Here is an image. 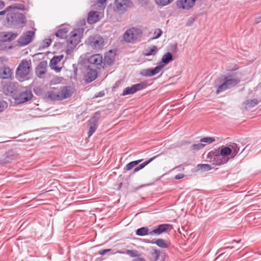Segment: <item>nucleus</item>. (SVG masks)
Returning <instances> with one entry per match:
<instances>
[{"instance_id": "8fccbe9b", "label": "nucleus", "mask_w": 261, "mask_h": 261, "mask_svg": "<svg viewBox=\"0 0 261 261\" xmlns=\"http://www.w3.org/2000/svg\"><path fill=\"white\" fill-rule=\"evenodd\" d=\"M12 6L7 7L5 10L0 11V15H5L6 12H9L10 9H11Z\"/></svg>"}, {"instance_id": "0eeeda50", "label": "nucleus", "mask_w": 261, "mask_h": 261, "mask_svg": "<svg viewBox=\"0 0 261 261\" xmlns=\"http://www.w3.org/2000/svg\"><path fill=\"white\" fill-rule=\"evenodd\" d=\"M100 117L99 112H95L93 116L88 120L89 130L88 132V137H90L96 131L97 128V123Z\"/></svg>"}, {"instance_id": "49530a36", "label": "nucleus", "mask_w": 261, "mask_h": 261, "mask_svg": "<svg viewBox=\"0 0 261 261\" xmlns=\"http://www.w3.org/2000/svg\"><path fill=\"white\" fill-rule=\"evenodd\" d=\"M51 42V40L50 39H45L42 43V48H45L48 47L50 45Z\"/></svg>"}, {"instance_id": "bf43d9fd", "label": "nucleus", "mask_w": 261, "mask_h": 261, "mask_svg": "<svg viewBox=\"0 0 261 261\" xmlns=\"http://www.w3.org/2000/svg\"><path fill=\"white\" fill-rule=\"evenodd\" d=\"M241 242V240L239 241H233L231 243H239L240 242Z\"/></svg>"}, {"instance_id": "a211bd4d", "label": "nucleus", "mask_w": 261, "mask_h": 261, "mask_svg": "<svg viewBox=\"0 0 261 261\" xmlns=\"http://www.w3.org/2000/svg\"><path fill=\"white\" fill-rule=\"evenodd\" d=\"M13 72L11 69L4 65L0 68V77L2 79H12Z\"/></svg>"}, {"instance_id": "a19ab883", "label": "nucleus", "mask_w": 261, "mask_h": 261, "mask_svg": "<svg viewBox=\"0 0 261 261\" xmlns=\"http://www.w3.org/2000/svg\"><path fill=\"white\" fill-rule=\"evenodd\" d=\"M215 141V139L213 137H204L200 140V142L201 143H205L206 144H210Z\"/></svg>"}, {"instance_id": "c85d7f7f", "label": "nucleus", "mask_w": 261, "mask_h": 261, "mask_svg": "<svg viewBox=\"0 0 261 261\" xmlns=\"http://www.w3.org/2000/svg\"><path fill=\"white\" fill-rule=\"evenodd\" d=\"M173 60V55L170 52L165 53L162 58V62L164 64H167Z\"/></svg>"}, {"instance_id": "dca6fc26", "label": "nucleus", "mask_w": 261, "mask_h": 261, "mask_svg": "<svg viewBox=\"0 0 261 261\" xmlns=\"http://www.w3.org/2000/svg\"><path fill=\"white\" fill-rule=\"evenodd\" d=\"M47 63L46 61H43L40 62L35 69V72L37 76L39 78L43 77L46 72Z\"/></svg>"}, {"instance_id": "f8f14e48", "label": "nucleus", "mask_w": 261, "mask_h": 261, "mask_svg": "<svg viewBox=\"0 0 261 261\" xmlns=\"http://www.w3.org/2000/svg\"><path fill=\"white\" fill-rule=\"evenodd\" d=\"M34 36V32L32 31H28L20 37L18 39V43L21 45H26L33 40Z\"/></svg>"}, {"instance_id": "a878e982", "label": "nucleus", "mask_w": 261, "mask_h": 261, "mask_svg": "<svg viewBox=\"0 0 261 261\" xmlns=\"http://www.w3.org/2000/svg\"><path fill=\"white\" fill-rule=\"evenodd\" d=\"M158 50V48L156 46L152 45L145 49L143 53L144 56H150L155 55Z\"/></svg>"}, {"instance_id": "3c124183", "label": "nucleus", "mask_w": 261, "mask_h": 261, "mask_svg": "<svg viewBox=\"0 0 261 261\" xmlns=\"http://www.w3.org/2000/svg\"><path fill=\"white\" fill-rule=\"evenodd\" d=\"M185 176V175L184 174H182V173H179V174H178L177 175H176L174 177V178L175 179H182V178H184Z\"/></svg>"}, {"instance_id": "ea45409f", "label": "nucleus", "mask_w": 261, "mask_h": 261, "mask_svg": "<svg viewBox=\"0 0 261 261\" xmlns=\"http://www.w3.org/2000/svg\"><path fill=\"white\" fill-rule=\"evenodd\" d=\"M161 255V252L157 250L154 249L152 252L151 253L152 259L153 261H156L159 259V257Z\"/></svg>"}, {"instance_id": "4468645a", "label": "nucleus", "mask_w": 261, "mask_h": 261, "mask_svg": "<svg viewBox=\"0 0 261 261\" xmlns=\"http://www.w3.org/2000/svg\"><path fill=\"white\" fill-rule=\"evenodd\" d=\"M74 92V89L70 86L63 87L59 91L61 100L70 97Z\"/></svg>"}, {"instance_id": "72a5a7b5", "label": "nucleus", "mask_w": 261, "mask_h": 261, "mask_svg": "<svg viewBox=\"0 0 261 261\" xmlns=\"http://www.w3.org/2000/svg\"><path fill=\"white\" fill-rule=\"evenodd\" d=\"M135 93H136V92L134 89V86L133 85L131 87H127L125 88L123 90L122 95L123 96H125V95H127L132 94Z\"/></svg>"}, {"instance_id": "bb28decb", "label": "nucleus", "mask_w": 261, "mask_h": 261, "mask_svg": "<svg viewBox=\"0 0 261 261\" xmlns=\"http://www.w3.org/2000/svg\"><path fill=\"white\" fill-rule=\"evenodd\" d=\"M232 153V149L228 146H222L220 148L219 153L225 158H228V156Z\"/></svg>"}, {"instance_id": "09e8293b", "label": "nucleus", "mask_w": 261, "mask_h": 261, "mask_svg": "<svg viewBox=\"0 0 261 261\" xmlns=\"http://www.w3.org/2000/svg\"><path fill=\"white\" fill-rule=\"evenodd\" d=\"M233 248H234V246H228V247H225V248L220 249L218 251V253H220L219 256L222 255L223 254H224L225 253V252H223V251L224 250L231 249H232Z\"/></svg>"}, {"instance_id": "f03ea898", "label": "nucleus", "mask_w": 261, "mask_h": 261, "mask_svg": "<svg viewBox=\"0 0 261 261\" xmlns=\"http://www.w3.org/2000/svg\"><path fill=\"white\" fill-rule=\"evenodd\" d=\"M7 20L10 25L15 27H22L27 22L25 16L18 12H8Z\"/></svg>"}, {"instance_id": "412c9836", "label": "nucleus", "mask_w": 261, "mask_h": 261, "mask_svg": "<svg viewBox=\"0 0 261 261\" xmlns=\"http://www.w3.org/2000/svg\"><path fill=\"white\" fill-rule=\"evenodd\" d=\"M63 55L55 56L50 61V66L52 69H55L56 71L59 72L61 70V68L55 66L63 58Z\"/></svg>"}, {"instance_id": "6e6552de", "label": "nucleus", "mask_w": 261, "mask_h": 261, "mask_svg": "<svg viewBox=\"0 0 261 261\" xmlns=\"http://www.w3.org/2000/svg\"><path fill=\"white\" fill-rule=\"evenodd\" d=\"M33 95L31 90L25 89L20 92L15 97V101L18 104L23 103L31 100Z\"/></svg>"}, {"instance_id": "680f3d73", "label": "nucleus", "mask_w": 261, "mask_h": 261, "mask_svg": "<svg viewBox=\"0 0 261 261\" xmlns=\"http://www.w3.org/2000/svg\"><path fill=\"white\" fill-rule=\"evenodd\" d=\"M34 90H35V92L37 94V91H36L35 89Z\"/></svg>"}, {"instance_id": "4d7b16f0", "label": "nucleus", "mask_w": 261, "mask_h": 261, "mask_svg": "<svg viewBox=\"0 0 261 261\" xmlns=\"http://www.w3.org/2000/svg\"><path fill=\"white\" fill-rule=\"evenodd\" d=\"M5 3L3 1L0 0V9H3L5 7Z\"/></svg>"}, {"instance_id": "9b49d317", "label": "nucleus", "mask_w": 261, "mask_h": 261, "mask_svg": "<svg viewBox=\"0 0 261 261\" xmlns=\"http://www.w3.org/2000/svg\"><path fill=\"white\" fill-rule=\"evenodd\" d=\"M164 65H160L154 68H149L147 69H144L140 71V74L145 77H151L159 73L163 68Z\"/></svg>"}, {"instance_id": "f257e3e1", "label": "nucleus", "mask_w": 261, "mask_h": 261, "mask_svg": "<svg viewBox=\"0 0 261 261\" xmlns=\"http://www.w3.org/2000/svg\"><path fill=\"white\" fill-rule=\"evenodd\" d=\"M240 82V79L232 72L221 75L215 83V87L217 89L216 93L219 94L233 88Z\"/></svg>"}, {"instance_id": "4be33fe9", "label": "nucleus", "mask_w": 261, "mask_h": 261, "mask_svg": "<svg viewBox=\"0 0 261 261\" xmlns=\"http://www.w3.org/2000/svg\"><path fill=\"white\" fill-rule=\"evenodd\" d=\"M170 225L168 224H162L159 225L156 228L154 229L153 230L150 231V235L153 234L159 235L162 233L166 231Z\"/></svg>"}, {"instance_id": "cd10ccee", "label": "nucleus", "mask_w": 261, "mask_h": 261, "mask_svg": "<svg viewBox=\"0 0 261 261\" xmlns=\"http://www.w3.org/2000/svg\"><path fill=\"white\" fill-rule=\"evenodd\" d=\"M136 234L138 236L143 237L147 234H150V232L149 231L148 227H142L136 230Z\"/></svg>"}, {"instance_id": "2f4dec72", "label": "nucleus", "mask_w": 261, "mask_h": 261, "mask_svg": "<svg viewBox=\"0 0 261 261\" xmlns=\"http://www.w3.org/2000/svg\"><path fill=\"white\" fill-rule=\"evenodd\" d=\"M135 92L145 89L147 86L146 82H141L139 83L133 85Z\"/></svg>"}, {"instance_id": "864d4df0", "label": "nucleus", "mask_w": 261, "mask_h": 261, "mask_svg": "<svg viewBox=\"0 0 261 261\" xmlns=\"http://www.w3.org/2000/svg\"><path fill=\"white\" fill-rule=\"evenodd\" d=\"M132 261H146L145 258L143 257H138L134 258Z\"/></svg>"}, {"instance_id": "e2e57ef3", "label": "nucleus", "mask_w": 261, "mask_h": 261, "mask_svg": "<svg viewBox=\"0 0 261 261\" xmlns=\"http://www.w3.org/2000/svg\"><path fill=\"white\" fill-rule=\"evenodd\" d=\"M121 186H122V183H121L120 185H119V187H120Z\"/></svg>"}, {"instance_id": "603ef678", "label": "nucleus", "mask_w": 261, "mask_h": 261, "mask_svg": "<svg viewBox=\"0 0 261 261\" xmlns=\"http://www.w3.org/2000/svg\"><path fill=\"white\" fill-rule=\"evenodd\" d=\"M110 251H111V249H104V250L99 251V254L101 255H103L106 253H107V252H109Z\"/></svg>"}, {"instance_id": "b1692460", "label": "nucleus", "mask_w": 261, "mask_h": 261, "mask_svg": "<svg viewBox=\"0 0 261 261\" xmlns=\"http://www.w3.org/2000/svg\"><path fill=\"white\" fill-rule=\"evenodd\" d=\"M68 31V25H61L58 31L56 33V35L57 37L60 38H64L67 37Z\"/></svg>"}, {"instance_id": "39448f33", "label": "nucleus", "mask_w": 261, "mask_h": 261, "mask_svg": "<svg viewBox=\"0 0 261 261\" xmlns=\"http://www.w3.org/2000/svg\"><path fill=\"white\" fill-rule=\"evenodd\" d=\"M105 63L103 62L102 56L101 54H95L91 56L88 59L87 66L88 68H93L100 69L104 68Z\"/></svg>"}, {"instance_id": "4c0bfd02", "label": "nucleus", "mask_w": 261, "mask_h": 261, "mask_svg": "<svg viewBox=\"0 0 261 261\" xmlns=\"http://www.w3.org/2000/svg\"><path fill=\"white\" fill-rule=\"evenodd\" d=\"M48 96V97H49L50 98H51V99H53V100H61L59 92L57 93L56 92H54L53 91L49 92Z\"/></svg>"}, {"instance_id": "13d9d810", "label": "nucleus", "mask_w": 261, "mask_h": 261, "mask_svg": "<svg viewBox=\"0 0 261 261\" xmlns=\"http://www.w3.org/2000/svg\"><path fill=\"white\" fill-rule=\"evenodd\" d=\"M261 21V16L256 18V23H259Z\"/></svg>"}, {"instance_id": "7c9ffc66", "label": "nucleus", "mask_w": 261, "mask_h": 261, "mask_svg": "<svg viewBox=\"0 0 261 261\" xmlns=\"http://www.w3.org/2000/svg\"><path fill=\"white\" fill-rule=\"evenodd\" d=\"M143 161V159H140L139 160L134 161L132 162H129L125 166L124 169L126 171H129L133 169L134 167L136 166L137 165H138L140 162H141Z\"/></svg>"}, {"instance_id": "58836bf2", "label": "nucleus", "mask_w": 261, "mask_h": 261, "mask_svg": "<svg viewBox=\"0 0 261 261\" xmlns=\"http://www.w3.org/2000/svg\"><path fill=\"white\" fill-rule=\"evenodd\" d=\"M173 0H155L156 4L161 6H165L171 3Z\"/></svg>"}, {"instance_id": "aec40b11", "label": "nucleus", "mask_w": 261, "mask_h": 261, "mask_svg": "<svg viewBox=\"0 0 261 261\" xmlns=\"http://www.w3.org/2000/svg\"><path fill=\"white\" fill-rule=\"evenodd\" d=\"M17 90L16 85L13 83L10 82L7 84L4 87V92L6 95H12L15 94Z\"/></svg>"}, {"instance_id": "c756f323", "label": "nucleus", "mask_w": 261, "mask_h": 261, "mask_svg": "<svg viewBox=\"0 0 261 261\" xmlns=\"http://www.w3.org/2000/svg\"><path fill=\"white\" fill-rule=\"evenodd\" d=\"M156 156H153L152 158L149 159V160L146 161L143 163L140 164L139 166H137L134 170V173H136L142 169L144 168L146 166L149 164L151 161H152Z\"/></svg>"}, {"instance_id": "5fc2aeb1", "label": "nucleus", "mask_w": 261, "mask_h": 261, "mask_svg": "<svg viewBox=\"0 0 261 261\" xmlns=\"http://www.w3.org/2000/svg\"><path fill=\"white\" fill-rule=\"evenodd\" d=\"M105 95V93L103 91L99 92L95 95L96 97H102Z\"/></svg>"}, {"instance_id": "0e129e2a", "label": "nucleus", "mask_w": 261, "mask_h": 261, "mask_svg": "<svg viewBox=\"0 0 261 261\" xmlns=\"http://www.w3.org/2000/svg\"><path fill=\"white\" fill-rule=\"evenodd\" d=\"M260 254H261V253H260Z\"/></svg>"}, {"instance_id": "c9c22d12", "label": "nucleus", "mask_w": 261, "mask_h": 261, "mask_svg": "<svg viewBox=\"0 0 261 261\" xmlns=\"http://www.w3.org/2000/svg\"><path fill=\"white\" fill-rule=\"evenodd\" d=\"M122 253H126L132 257H138L139 256L138 251L136 250H126L125 251L121 252Z\"/></svg>"}, {"instance_id": "6ab92c4d", "label": "nucleus", "mask_w": 261, "mask_h": 261, "mask_svg": "<svg viewBox=\"0 0 261 261\" xmlns=\"http://www.w3.org/2000/svg\"><path fill=\"white\" fill-rule=\"evenodd\" d=\"M97 76V69L93 68H88L85 75V80L87 83H91L95 80Z\"/></svg>"}, {"instance_id": "052dcab7", "label": "nucleus", "mask_w": 261, "mask_h": 261, "mask_svg": "<svg viewBox=\"0 0 261 261\" xmlns=\"http://www.w3.org/2000/svg\"><path fill=\"white\" fill-rule=\"evenodd\" d=\"M244 150V149L241 151V152H240V153H242V152H243Z\"/></svg>"}, {"instance_id": "6e6d98bb", "label": "nucleus", "mask_w": 261, "mask_h": 261, "mask_svg": "<svg viewBox=\"0 0 261 261\" xmlns=\"http://www.w3.org/2000/svg\"><path fill=\"white\" fill-rule=\"evenodd\" d=\"M107 0H97L98 3L101 4V5H103L106 4Z\"/></svg>"}, {"instance_id": "f704fd0d", "label": "nucleus", "mask_w": 261, "mask_h": 261, "mask_svg": "<svg viewBox=\"0 0 261 261\" xmlns=\"http://www.w3.org/2000/svg\"><path fill=\"white\" fill-rule=\"evenodd\" d=\"M4 40L6 41H10L17 37V34L12 32H8L4 35Z\"/></svg>"}, {"instance_id": "7ed1b4c3", "label": "nucleus", "mask_w": 261, "mask_h": 261, "mask_svg": "<svg viewBox=\"0 0 261 261\" xmlns=\"http://www.w3.org/2000/svg\"><path fill=\"white\" fill-rule=\"evenodd\" d=\"M142 36V32L140 29L132 28L125 32L123 38L124 40L127 43H134L140 40Z\"/></svg>"}, {"instance_id": "1a4fd4ad", "label": "nucleus", "mask_w": 261, "mask_h": 261, "mask_svg": "<svg viewBox=\"0 0 261 261\" xmlns=\"http://www.w3.org/2000/svg\"><path fill=\"white\" fill-rule=\"evenodd\" d=\"M132 5L133 4L129 0H115L114 10L116 12L122 14Z\"/></svg>"}, {"instance_id": "37998d69", "label": "nucleus", "mask_w": 261, "mask_h": 261, "mask_svg": "<svg viewBox=\"0 0 261 261\" xmlns=\"http://www.w3.org/2000/svg\"><path fill=\"white\" fill-rule=\"evenodd\" d=\"M205 145V144L202 143L194 144L191 146V149L194 150H198L202 149Z\"/></svg>"}, {"instance_id": "ddd939ff", "label": "nucleus", "mask_w": 261, "mask_h": 261, "mask_svg": "<svg viewBox=\"0 0 261 261\" xmlns=\"http://www.w3.org/2000/svg\"><path fill=\"white\" fill-rule=\"evenodd\" d=\"M195 2L196 0H177L176 4L178 9L189 10L193 7Z\"/></svg>"}, {"instance_id": "2eb2a0df", "label": "nucleus", "mask_w": 261, "mask_h": 261, "mask_svg": "<svg viewBox=\"0 0 261 261\" xmlns=\"http://www.w3.org/2000/svg\"><path fill=\"white\" fill-rule=\"evenodd\" d=\"M17 154L13 150H10L6 152L2 157L1 161L5 164L11 163L16 159Z\"/></svg>"}, {"instance_id": "a18cd8bd", "label": "nucleus", "mask_w": 261, "mask_h": 261, "mask_svg": "<svg viewBox=\"0 0 261 261\" xmlns=\"http://www.w3.org/2000/svg\"><path fill=\"white\" fill-rule=\"evenodd\" d=\"M8 107V103L4 100L0 99V113L3 112Z\"/></svg>"}, {"instance_id": "393cba45", "label": "nucleus", "mask_w": 261, "mask_h": 261, "mask_svg": "<svg viewBox=\"0 0 261 261\" xmlns=\"http://www.w3.org/2000/svg\"><path fill=\"white\" fill-rule=\"evenodd\" d=\"M98 12L96 11H91L88 13V22L92 24L98 21Z\"/></svg>"}, {"instance_id": "f3484780", "label": "nucleus", "mask_w": 261, "mask_h": 261, "mask_svg": "<svg viewBox=\"0 0 261 261\" xmlns=\"http://www.w3.org/2000/svg\"><path fill=\"white\" fill-rule=\"evenodd\" d=\"M212 153L213 155V157L211 159L212 160L213 164L215 165L220 166L226 164L229 161V158H225L221 156L219 153L218 154H215V152H212Z\"/></svg>"}, {"instance_id": "20e7f679", "label": "nucleus", "mask_w": 261, "mask_h": 261, "mask_svg": "<svg viewBox=\"0 0 261 261\" xmlns=\"http://www.w3.org/2000/svg\"><path fill=\"white\" fill-rule=\"evenodd\" d=\"M84 30L82 28L74 29L70 33L69 37L67 40V45L70 48H74L81 41Z\"/></svg>"}, {"instance_id": "5701e85b", "label": "nucleus", "mask_w": 261, "mask_h": 261, "mask_svg": "<svg viewBox=\"0 0 261 261\" xmlns=\"http://www.w3.org/2000/svg\"><path fill=\"white\" fill-rule=\"evenodd\" d=\"M146 242L152 244H155L158 247L162 248H167L169 247L170 245V243L167 241L163 239H157L155 241H154L153 240L148 241Z\"/></svg>"}, {"instance_id": "e433bc0d", "label": "nucleus", "mask_w": 261, "mask_h": 261, "mask_svg": "<svg viewBox=\"0 0 261 261\" xmlns=\"http://www.w3.org/2000/svg\"><path fill=\"white\" fill-rule=\"evenodd\" d=\"M231 148L232 149V154H233V157L236 156L240 151V147L236 143H232L231 145Z\"/></svg>"}, {"instance_id": "c03bdc74", "label": "nucleus", "mask_w": 261, "mask_h": 261, "mask_svg": "<svg viewBox=\"0 0 261 261\" xmlns=\"http://www.w3.org/2000/svg\"><path fill=\"white\" fill-rule=\"evenodd\" d=\"M11 6V9H18L22 11L26 9L24 5L21 4H15Z\"/></svg>"}, {"instance_id": "9d476101", "label": "nucleus", "mask_w": 261, "mask_h": 261, "mask_svg": "<svg viewBox=\"0 0 261 261\" xmlns=\"http://www.w3.org/2000/svg\"><path fill=\"white\" fill-rule=\"evenodd\" d=\"M89 45L96 50L101 49L103 45L104 40L102 37L99 35L90 36L89 39Z\"/></svg>"}, {"instance_id": "de8ad7c7", "label": "nucleus", "mask_w": 261, "mask_h": 261, "mask_svg": "<svg viewBox=\"0 0 261 261\" xmlns=\"http://www.w3.org/2000/svg\"><path fill=\"white\" fill-rule=\"evenodd\" d=\"M162 34V31L161 29H158L157 31H155L154 33V39H157L159 38Z\"/></svg>"}, {"instance_id": "79ce46f5", "label": "nucleus", "mask_w": 261, "mask_h": 261, "mask_svg": "<svg viewBox=\"0 0 261 261\" xmlns=\"http://www.w3.org/2000/svg\"><path fill=\"white\" fill-rule=\"evenodd\" d=\"M199 169L202 171H206L212 169L211 166L209 164H199L198 165Z\"/></svg>"}, {"instance_id": "473e14b6", "label": "nucleus", "mask_w": 261, "mask_h": 261, "mask_svg": "<svg viewBox=\"0 0 261 261\" xmlns=\"http://www.w3.org/2000/svg\"><path fill=\"white\" fill-rule=\"evenodd\" d=\"M244 103L248 108H252L257 105L258 103V101L257 99L253 98L252 99H248L246 100Z\"/></svg>"}, {"instance_id": "423d86ee", "label": "nucleus", "mask_w": 261, "mask_h": 261, "mask_svg": "<svg viewBox=\"0 0 261 261\" xmlns=\"http://www.w3.org/2000/svg\"><path fill=\"white\" fill-rule=\"evenodd\" d=\"M30 68L29 62L25 60H23L18 65L16 72V74L19 81L24 80V78L29 75Z\"/></svg>"}]
</instances>
